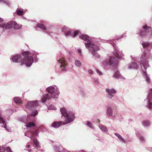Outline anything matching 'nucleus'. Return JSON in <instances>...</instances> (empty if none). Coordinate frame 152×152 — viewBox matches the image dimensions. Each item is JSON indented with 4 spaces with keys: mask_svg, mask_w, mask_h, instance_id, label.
Segmentation results:
<instances>
[{
    "mask_svg": "<svg viewBox=\"0 0 152 152\" xmlns=\"http://www.w3.org/2000/svg\"><path fill=\"white\" fill-rule=\"evenodd\" d=\"M48 93L44 94L42 98V101L36 100L30 101L28 102L26 106V108L29 111H32L31 113H29L31 115L35 116L38 114V112L37 110L33 111L38 105V103H44L47 100H49L52 98L57 99L60 94L59 90L55 85L54 86H50L46 89Z\"/></svg>",
    "mask_w": 152,
    "mask_h": 152,
    "instance_id": "1",
    "label": "nucleus"
},
{
    "mask_svg": "<svg viewBox=\"0 0 152 152\" xmlns=\"http://www.w3.org/2000/svg\"><path fill=\"white\" fill-rule=\"evenodd\" d=\"M38 54V53L34 51L23 52L22 55L23 57L21 65L23 66L25 64L26 67H29L31 66L34 62H37L39 61V58L37 56Z\"/></svg>",
    "mask_w": 152,
    "mask_h": 152,
    "instance_id": "2",
    "label": "nucleus"
},
{
    "mask_svg": "<svg viewBox=\"0 0 152 152\" xmlns=\"http://www.w3.org/2000/svg\"><path fill=\"white\" fill-rule=\"evenodd\" d=\"M60 112L62 115L66 117L64 121H59L54 122L52 124V126L55 128H58L61 125L67 124L74 121L75 118L74 113L72 111H67L64 108L60 109Z\"/></svg>",
    "mask_w": 152,
    "mask_h": 152,
    "instance_id": "3",
    "label": "nucleus"
},
{
    "mask_svg": "<svg viewBox=\"0 0 152 152\" xmlns=\"http://www.w3.org/2000/svg\"><path fill=\"white\" fill-rule=\"evenodd\" d=\"M113 56H110L109 59H105L102 61L101 64L104 67H106L109 65H112L113 67L114 66H117L119 60L122 59L124 54L122 51H113Z\"/></svg>",
    "mask_w": 152,
    "mask_h": 152,
    "instance_id": "4",
    "label": "nucleus"
},
{
    "mask_svg": "<svg viewBox=\"0 0 152 152\" xmlns=\"http://www.w3.org/2000/svg\"><path fill=\"white\" fill-rule=\"evenodd\" d=\"M148 58V54L145 52L143 53L140 58V63L142 71V76L145 79V81L149 83L150 82L151 80L146 72L147 69L149 67Z\"/></svg>",
    "mask_w": 152,
    "mask_h": 152,
    "instance_id": "5",
    "label": "nucleus"
},
{
    "mask_svg": "<svg viewBox=\"0 0 152 152\" xmlns=\"http://www.w3.org/2000/svg\"><path fill=\"white\" fill-rule=\"evenodd\" d=\"M57 60L58 64L56 72L59 74L66 72L68 68L67 62L65 58L63 57H59L58 58Z\"/></svg>",
    "mask_w": 152,
    "mask_h": 152,
    "instance_id": "6",
    "label": "nucleus"
},
{
    "mask_svg": "<svg viewBox=\"0 0 152 152\" xmlns=\"http://www.w3.org/2000/svg\"><path fill=\"white\" fill-rule=\"evenodd\" d=\"M151 28V26H148L145 25L142 26V28L140 29L138 33L136 34L143 37L147 38H152V29L149 31Z\"/></svg>",
    "mask_w": 152,
    "mask_h": 152,
    "instance_id": "7",
    "label": "nucleus"
},
{
    "mask_svg": "<svg viewBox=\"0 0 152 152\" xmlns=\"http://www.w3.org/2000/svg\"><path fill=\"white\" fill-rule=\"evenodd\" d=\"M80 34V35H79L80 38L86 42L85 43L86 48L91 47L92 45H94V44L97 42L94 38H91L88 35Z\"/></svg>",
    "mask_w": 152,
    "mask_h": 152,
    "instance_id": "8",
    "label": "nucleus"
},
{
    "mask_svg": "<svg viewBox=\"0 0 152 152\" xmlns=\"http://www.w3.org/2000/svg\"><path fill=\"white\" fill-rule=\"evenodd\" d=\"M91 47H89L88 49L91 54L95 57L97 58L100 57V55L96 51L99 50V45L98 42L94 44V45H92Z\"/></svg>",
    "mask_w": 152,
    "mask_h": 152,
    "instance_id": "9",
    "label": "nucleus"
},
{
    "mask_svg": "<svg viewBox=\"0 0 152 152\" xmlns=\"http://www.w3.org/2000/svg\"><path fill=\"white\" fill-rule=\"evenodd\" d=\"M124 37V35L122 34L120 36H117L116 38L114 39H110L109 40H106L105 39H102V42H103L105 43L108 42L110 44H111L113 47L114 49V51H119L118 50V48L116 46V41L115 39H119L121 38H122Z\"/></svg>",
    "mask_w": 152,
    "mask_h": 152,
    "instance_id": "10",
    "label": "nucleus"
},
{
    "mask_svg": "<svg viewBox=\"0 0 152 152\" xmlns=\"http://www.w3.org/2000/svg\"><path fill=\"white\" fill-rule=\"evenodd\" d=\"M148 95L144 100V102L147 104V107L149 109H152V88L148 91Z\"/></svg>",
    "mask_w": 152,
    "mask_h": 152,
    "instance_id": "11",
    "label": "nucleus"
},
{
    "mask_svg": "<svg viewBox=\"0 0 152 152\" xmlns=\"http://www.w3.org/2000/svg\"><path fill=\"white\" fill-rule=\"evenodd\" d=\"M106 91L107 93L106 94V97L109 99H111L114 96V94L116 93V91L113 88L110 89L106 88Z\"/></svg>",
    "mask_w": 152,
    "mask_h": 152,
    "instance_id": "12",
    "label": "nucleus"
},
{
    "mask_svg": "<svg viewBox=\"0 0 152 152\" xmlns=\"http://www.w3.org/2000/svg\"><path fill=\"white\" fill-rule=\"evenodd\" d=\"M143 48L145 50L149 52L152 48V45L148 42H144L142 43Z\"/></svg>",
    "mask_w": 152,
    "mask_h": 152,
    "instance_id": "13",
    "label": "nucleus"
},
{
    "mask_svg": "<svg viewBox=\"0 0 152 152\" xmlns=\"http://www.w3.org/2000/svg\"><path fill=\"white\" fill-rule=\"evenodd\" d=\"M22 58L21 54H17L12 57V61L15 63H20L22 60Z\"/></svg>",
    "mask_w": 152,
    "mask_h": 152,
    "instance_id": "14",
    "label": "nucleus"
},
{
    "mask_svg": "<svg viewBox=\"0 0 152 152\" xmlns=\"http://www.w3.org/2000/svg\"><path fill=\"white\" fill-rule=\"evenodd\" d=\"M0 124H2L3 125H1V126L3 127V125H4V127L7 129V124H6V120L5 119L1 117V115L0 113Z\"/></svg>",
    "mask_w": 152,
    "mask_h": 152,
    "instance_id": "15",
    "label": "nucleus"
},
{
    "mask_svg": "<svg viewBox=\"0 0 152 152\" xmlns=\"http://www.w3.org/2000/svg\"><path fill=\"white\" fill-rule=\"evenodd\" d=\"M53 148L56 152H61L63 148L60 145H53Z\"/></svg>",
    "mask_w": 152,
    "mask_h": 152,
    "instance_id": "16",
    "label": "nucleus"
},
{
    "mask_svg": "<svg viewBox=\"0 0 152 152\" xmlns=\"http://www.w3.org/2000/svg\"><path fill=\"white\" fill-rule=\"evenodd\" d=\"M128 68L129 69H137L139 67L137 64L135 62H132L128 65Z\"/></svg>",
    "mask_w": 152,
    "mask_h": 152,
    "instance_id": "17",
    "label": "nucleus"
},
{
    "mask_svg": "<svg viewBox=\"0 0 152 152\" xmlns=\"http://www.w3.org/2000/svg\"><path fill=\"white\" fill-rule=\"evenodd\" d=\"M113 77L116 79H124V77L118 71H117L115 73Z\"/></svg>",
    "mask_w": 152,
    "mask_h": 152,
    "instance_id": "18",
    "label": "nucleus"
},
{
    "mask_svg": "<svg viewBox=\"0 0 152 152\" xmlns=\"http://www.w3.org/2000/svg\"><path fill=\"white\" fill-rule=\"evenodd\" d=\"M12 21H10L8 22L7 24H3L1 25V27L2 28H4L6 29H9L12 26Z\"/></svg>",
    "mask_w": 152,
    "mask_h": 152,
    "instance_id": "19",
    "label": "nucleus"
},
{
    "mask_svg": "<svg viewBox=\"0 0 152 152\" xmlns=\"http://www.w3.org/2000/svg\"><path fill=\"white\" fill-rule=\"evenodd\" d=\"M22 26L18 24L15 21H12V27L15 29H19L21 28Z\"/></svg>",
    "mask_w": 152,
    "mask_h": 152,
    "instance_id": "20",
    "label": "nucleus"
},
{
    "mask_svg": "<svg viewBox=\"0 0 152 152\" xmlns=\"http://www.w3.org/2000/svg\"><path fill=\"white\" fill-rule=\"evenodd\" d=\"M106 114L109 116H111L113 115V111L111 107H108L106 110Z\"/></svg>",
    "mask_w": 152,
    "mask_h": 152,
    "instance_id": "21",
    "label": "nucleus"
},
{
    "mask_svg": "<svg viewBox=\"0 0 152 152\" xmlns=\"http://www.w3.org/2000/svg\"><path fill=\"white\" fill-rule=\"evenodd\" d=\"M32 136H28L27 135V133H26L25 134V136H27L28 137L30 138H31V137H32L33 138H36V137L37 136L38 134V132L37 130H36L34 131L32 133Z\"/></svg>",
    "mask_w": 152,
    "mask_h": 152,
    "instance_id": "22",
    "label": "nucleus"
},
{
    "mask_svg": "<svg viewBox=\"0 0 152 152\" xmlns=\"http://www.w3.org/2000/svg\"><path fill=\"white\" fill-rule=\"evenodd\" d=\"M15 102L17 104H22L21 99L18 97H15L14 99Z\"/></svg>",
    "mask_w": 152,
    "mask_h": 152,
    "instance_id": "23",
    "label": "nucleus"
},
{
    "mask_svg": "<svg viewBox=\"0 0 152 152\" xmlns=\"http://www.w3.org/2000/svg\"><path fill=\"white\" fill-rule=\"evenodd\" d=\"M72 31H70L69 30L64 33V35L66 38L72 37Z\"/></svg>",
    "mask_w": 152,
    "mask_h": 152,
    "instance_id": "24",
    "label": "nucleus"
},
{
    "mask_svg": "<svg viewBox=\"0 0 152 152\" xmlns=\"http://www.w3.org/2000/svg\"><path fill=\"white\" fill-rule=\"evenodd\" d=\"M31 139L33 140L36 147L38 148H40V146L39 145V142H38L36 138H33L32 137H31Z\"/></svg>",
    "mask_w": 152,
    "mask_h": 152,
    "instance_id": "25",
    "label": "nucleus"
},
{
    "mask_svg": "<svg viewBox=\"0 0 152 152\" xmlns=\"http://www.w3.org/2000/svg\"><path fill=\"white\" fill-rule=\"evenodd\" d=\"M142 125L145 127H147L150 125V123L148 120H145L142 122Z\"/></svg>",
    "mask_w": 152,
    "mask_h": 152,
    "instance_id": "26",
    "label": "nucleus"
},
{
    "mask_svg": "<svg viewBox=\"0 0 152 152\" xmlns=\"http://www.w3.org/2000/svg\"><path fill=\"white\" fill-rule=\"evenodd\" d=\"M99 127L102 132H106L108 131V130L107 127L102 125H99Z\"/></svg>",
    "mask_w": 152,
    "mask_h": 152,
    "instance_id": "27",
    "label": "nucleus"
},
{
    "mask_svg": "<svg viewBox=\"0 0 152 152\" xmlns=\"http://www.w3.org/2000/svg\"><path fill=\"white\" fill-rule=\"evenodd\" d=\"M72 37H75L77 35H78L79 36L80 35V32L78 31L75 30L73 31H72Z\"/></svg>",
    "mask_w": 152,
    "mask_h": 152,
    "instance_id": "28",
    "label": "nucleus"
},
{
    "mask_svg": "<svg viewBox=\"0 0 152 152\" xmlns=\"http://www.w3.org/2000/svg\"><path fill=\"white\" fill-rule=\"evenodd\" d=\"M115 135L116 137H117L122 142H125V141L124 139L122 136L119 134L117 133H115L114 134Z\"/></svg>",
    "mask_w": 152,
    "mask_h": 152,
    "instance_id": "29",
    "label": "nucleus"
},
{
    "mask_svg": "<svg viewBox=\"0 0 152 152\" xmlns=\"http://www.w3.org/2000/svg\"><path fill=\"white\" fill-rule=\"evenodd\" d=\"M75 64L77 66L79 67H80L82 66V64L81 62L78 60H75Z\"/></svg>",
    "mask_w": 152,
    "mask_h": 152,
    "instance_id": "30",
    "label": "nucleus"
},
{
    "mask_svg": "<svg viewBox=\"0 0 152 152\" xmlns=\"http://www.w3.org/2000/svg\"><path fill=\"white\" fill-rule=\"evenodd\" d=\"M37 26L43 30H46V28L42 24L38 23L37 25Z\"/></svg>",
    "mask_w": 152,
    "mask_h": 152,
    "instance_id": "31",
    "label": "nucleus"
},
{
    "mask_svg": "<svg viewBox=\"0 0 152 152\" xmlns=\"http://www.w3.org/2000/svg\"><path fill=\"white\" fill-rule=\"evenodd\" d=\"M16 12L17 14L20 16H21L24 13V12L21 10H20L17 9L16 10Z\"/></svg>",
    "mask_w": 152,
    "mask_h": 152,
    "instance_id": "32",
    "label": "nucleus"
},
{
    "mask_svg": "<svg viewBox=\"0 0 152 152\" xmlns=\"http://www.w3.org/2000/svg\"><path fill=\"white\" fill-rule=\"evenodd\" d=\"M48 109L49 110H56V107L53 104H50L47 105Z\"/></svg>",
    "mask_w": 152,
    "mask_h": 152,
    "instance_id": "33",
    "label": "nucleus"
},
{
    "mask_svg": "<svg viewBox=\"0 0 152 152\" xmlns=\"http://www.w3.org/2000/svg\"><path fill=\"white\" fill-rule=\"evenodd\" d=\"M86 125L87 126L92 129H94V127L92 123L89 121H87Z\"/></svg>",
    "mask_w": 152,
    "mask_h": 152,
    "instance_id": "34",
    "label": "nucleus"
},
{
    "mask_svg": "<svg viewBox=\"0 0 152 152\" xmlns=\"http://www.w3.org/2000/svg\"><path fill=\"white\" fill-rule=\"evenodd\" d=\"M35 125V124L33 122H29L28 124L26 125V126L28 127H30L32 126H34Z\"/></svg>",
    "mask_w": 152,
    "mask_h": 152,
    "instance_id": "35",
    "label": "nucleus"
},
{
    "mask_svg": "<svg viewBox=\"0 0 152 152\" xmlns=\"http://www.w3.org/2000/svg\"><path fill=\"white\" fill-rule=\"evenodd\" d=\"M69 30V28L65 26L63 27L62 31L64 33H65V32Z\"/></svg>",
    "mask_w": 152,
    "mask_h": 152,
    "instance_id": "36",
    "label": "nucleus"
},
{
    "mask_svg": "<svg viewBox=\"0 0 152 152\" xmlns=\"http://www.w3.org/2000/svg\"><path fill=\"white\" fill-rule=\"evenodd\" d=\"M138 137H139V139L141 142H143L144 141V138L142 136H140Z\"/></svg>",
    "mask_w": 152,
    "mask_h": 152,
    "instance_id": "37",
    "label": "nucleus"
},
{
    "mask_svg": "<svg viewBox=\"0 0 152 152\" xmlns=\"http://www.w3.org/2000/svg\"><path fill=\"white\" fill-rule=\"evenodd\" d=\"M96 71L97 73L99 75H102V73L98 69H96Z\"/></svg>",
    "mask_w": 152,
    "mask_h": 152,
    "instance_id": "38",
    "label": "nucleus"
},
{
    "mask_svg": "<svg viewBox=\"0 0 152 152\" xmlns=\"http://www.w3.org/2000/svg\"><path fill=\"white\" fill-rule=\"evenodd\" d=\"M5 150L7 152H12L11 151V149L9 147H7L5 149Z\"/></svg>",
    "mask_w": 152,
    "mask_h": 152,
    "instance_id": "39",
    "label": "nucleus"
},
{
    "mask_svg": "<svg viewBox=\"0 0 152 152\" xmlns=\"http://www.w3.org/2000/svg\"><path fill=\"white\" fill-rule=\"evenodd\" d=\"M5 150V149L3 147L0 146V152H4Z\"/></svg>",
    "mask_w": 152,
    "mask_h": 152,
    "instance_id": "40",
    "label": "nucleus"
},
{
    "mask_svg": "<svg viewBox=\"0 0 152 152\" xmlns=\"http://www.w3.org/2000/svg\"><path fill=\"white\" fill-rule=\"evenodd\" d=\"M61 152H71V151H68L65 148H63V150Z\"/></svg>",
    "mask_w": 152,
    "mask_h": 152,
    "instance_id": "41",
    "label": "nucleus"
},
{
    "mask_svg": "<svg viewBox=\"0 0 152 152\" xmlns=\"http://www.w3.org/2000/svg\"><path fill=\"white\" fill-rule=\"evenodd\" d=\"M94 83L96 84H97L98 83V79L96 78H95L94 79Z\"/></svg>",
    "mask_w": 152,
    "mask_h": 152,
    "instance_id": "42",
    "label": "nucleus"
},
{
    "mask_svg": "<svg viewBox=\"0 0 152 152\" xmlns=\"http://www.w3.org/2000/svg\"><path fill=\"white\" fill-rule=\"evenodd\" d=\"M78 52L79 55L80 56H82V54L81 53L82 50L81 49H79L78 50Z\"/></svg>",
    "mask_w": 152,
    "mask_h": 152,
    "instance_id": "43",
    "label": "nucleus"
},
{
    "mask_svg": "<svg viewBox=\"0 0 152 152\" xmlns=\"http://www.w3.org/2000/svg\"><path fill=\"white\" fill-rule=\"evenodd\" d=\"M88 74H93V71L91 69H89L88 70Z\"/></svg>",
    "mask_w": 152,
    "mask_h": 152,
    "instance_id": "44",
    "label": "nucleus"
},
{
    "mask_svg": "<svg viewBox=\"0 0 152 152\" xmlns=\"http://www.w3.org/2000/svg\"><path fill=\"white\" fill-rule=\"evenodd\" d=\"M135 133H136V135L138 137H139L140 136V133H139V132L138 131H136L135 132Z\"/></svg>",
    "mask_w": 152,
    "mask_h": 152,
    "instance_id": "45",
    "label": "nucleus"
},
{
    "mask_svg": "<svg viewBox=\"0 0 152 152\" xmlns=\"http://www.w3.org/2000/svg\"><path fill=\"white\" fill-rule=\"evenodd\" d=\"M0 2L1 3H4L7 4V3L5 1V0H0Z\"/></svg>",
    "mask_w": 152,
    "mask_h": 152,
    "instance_id": "46",
    "label": "nucleus"
},
{
    "mask_svg": "<svg viewBox=\"0 0 152 152\" xmlns=\"http://www.w3.org/2000/svg\"><path fill=\"white\" fill-rule=\"evenodd\" d=\"M77 152H88L86 151L83 150H80L78 151H77Z\"/></svg>",
    "mask_w": 152,
    "mask_h": 152,
    "instance_id": "47",
    "label": "nucleus"
},
{
    "mask_svg": "<svg viewBox=\"0 0 152 152\" xmlns=\"http://www.w3.org/2000/svg\"><path fill=\"white\" fill-rule=\"evenodd\" d=\"M8 111H9V112H11V114H12L13 112V111L12 110H11V109H9V110H8Z\"/></svg>",
    "mask_w": 152,
    "mask_h": 152,
    "instance_id": "48",
    "label": "nucleus"
},
{
    "mask_svg": "<svg viewBox=\"0 0 152 152\" xmlns=\"http://www.w3.org/2000/svg\"><path fill=\"white\" fill-rule=\"evenodd\" d=\"M3 21V19L0 17V23L2 22Z\"/></svg>",
    "mask_w": 152,
    "mask_h": 152,
    "instance_id": "49",
    "label": "nucleus"
},
{
    "mask_svg": "<svg viewBox=\"0 0 152 152\" xmlns=\"http://www.w3.org/2000/svg\"><path fill=\"white\" fill-rule=\"evenodd\" d=\"M24 150H27V151L30 152L31 151H32V150L31 149H24Z\"/></svg>",
    "mask_w": 152,
    "mask_h": 152,
    "instance_id": "50",
    "label": "nucleus"
},
{
    "mask_svg": "<svg viewBox=\"0 0 152 152\" xmlns=\"http://www.w3.org/2000/svg\"><path fill=\"white\" fill-rule=\"evenodd\" d=\"M30 146V145H28L26 146V148H29Z\"/></svg>",
    "mask_w": 152,
    "mask_h": 152,
    "instance_id": "51",
    "label": "nucleus"
},
{
    "mask_svg": "<svg viewBox=\"0 0 152 152\" xmlns=\"http://www.w3.org/2000/svg\"><path fill=\"white\" fill-rule=\"evenodd\" d=\"M148 150L150 151H152V148H148Z\"/></svg>",
    "mask_w": 152,
    "mask_h": 152,
    "instance_id": "52",
    "label": "nucleus"
},
{
    "mask_svg": "<svg viewBox=\"0 0 152 152\" xmlns=\"http://www.w3.org/2000/svg\"><path fill=\"white\" fill-rule=\"evenodd\" d=\"M82 95H83V94H84V91L83 90H82Z\"/></svg>",
    "mask_w": 152,
    "mask_h": 152,
    "instance_id": "53",
    "label": "nucleus"
},
{
    "mask_svg": "<svg viewBox=\"0 0 152 152\" xmlns=\"http://www.w3.org/2000/svg\"><path fill=\"white\" fill-rule=\"evenodd\" d=\"M112 119H113V120H114V115H113V116H112Z\"/></svg>",
    "mask_w": 152,
    "mask_h": 152,
    "instance_id": "54",
    "label": "nucleus"
},
{
    "mask_svg": "<svg viewBox=\"0 0 152 152\" xmlns=\"http://www.w3.org/2000/svg\"><path fill=\"white\" fill-rule=\"evenodd\" d=\"M116 69V68H113V69Z\"/></svg>",
    "mask_w": 152,
    "mask_h": 152,
    "instance_id": "55",
    "label": "nucleus"
},
{
    "mask_svg": "<svg viewBox=\"0 0 152 152\" xmlns=\"http://www.w3.org/2000/svg\"><path fill=\"white\" fill-rule=\"evenodd\" d=\"M50 141L51 142H54V141H52V140H50Z\"/></svg>",
    "mask_w": 152,
    "mask_h": 152,
    "instance_id": "56",
    "label": "nucleus"
},
{
    "mask_svg": "<svg viewBox=\"0 0 152 152\" xmlns=\"http://www.w3.org/2000/svg\"><path fill=\"white\" fill-rule=\"evenodd\" d=\"M40 90L41 91H42V90H41V88L40 89Z\"/></svg>",
    "mask_w": 152,
    "mask_h": 152,
    "instance_id": "57",
    "label": "nucleus"
},
{
    "mask_svg": "<svg viewBox=\"0 0 152 152\" xmlns=\"http://www.w3.org/2000/svg\"><path fill=\"white\" fill-rule=\"evenodd\" d=\"M46 33H47L48 34V33L47 31H46Z\"/></svg>",
    "mask_w": 152,
    "mask_h": 152,
    "instance_id": "58",
    "label": "nucleus"
},
{
    "mask_svg": "<svg viewBox=\"0 0 152 152\" xmlns=\"http://www.w3.org/2000/svg\"><path fill=\"white\" fill-rule=\"evenodd\" d=\"M56 38H57V37H56Z\"/></svg>",
    "mask_w": 152,
    "mask_h": 152,
    "instance_id": "59",
    "label": "nucleus"
}]
</instances>
